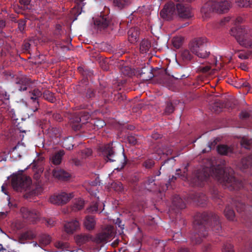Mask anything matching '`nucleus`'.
Here are the masks:
<instances>
[{"instance_id":"f257e3e1","label":"nucleus","mask_w":252,"mask_h":252,"mask_svg":"<svg viewBox=\"0 0 252 252\" xmlns=\"http://www.w3.org/2000/svg\"><path fill=\"white\" fill-rule=\"evenodd\" d=\"M233 174V170L223 164L205 167L196 171L191 182L194 186L202 187L212 177L230 190L241 189L243 187V182L237 179Z\"/></svg>"},{"instance_id":"f03ea898","label":"nucleus","mask_w":252,"mask_h":252,"mask_svg":"<svg viewBox=\"0 0 252 252\" xmlns=\"http://www.w3.org/2000/svg\"><path fill=\"white\" fill-rule=\"evenodd\" d=\"M211 222V229L216 233L221 232V226L219 217L212 212L198 213L194 217L193 223L194 233L190 237L193 244H199L202 242V238L208 234V226Z\"/></svg>"},{"instance_id":"7ed1b4c3","label":"nucleus","mask_w":252,"mask_h":252,"mask_svg":"<svg viewBox=\"0 0 252 252\" xmlns=\"http://www.w3.org/2000/svg\"><path fill=\"white\" fill-rule=\"evenodd\" d=\"M230 7V4L227 0L216 2L208 1L204 4L201 9L203 18L207 19L210 17L213 13H223L227 12Z\"/></svg>"},{"instance_id":"20e7f679","label":"nucleus","mask_w":252,"mask_h":252,"mask_svg":"<svg viewBox=\"0 0 252 252\" xmlns=\"http://www.w3.org/2000/svg\"><path fill=\"white\" fill-rule=\"evenodd\" d=\"M230 34L240 45L246 48H252V34L248 28L237 26L231 29Z\"/></svg>"},{"instance_id":"39448f33","label":"nucleus","mask_w":252,"mask_h":252,"mask_svg":"<svg viewBox=\"0 0 252 252\" xmlns=\"http://www.w3.org/2000/svg\"><path fill=\"white\" fill-rule=\"evenodd\" d=\"M207 39L205 37H196L189 43L190 51L199 58L205 59L210 55L207 47L208 45Z\"/></svg>"},{"instance_id":"423d86ee","label":"nucleus","mask_w":252,"mask_h":252,"mask_svg":"<svg viewBox=\"0 0 252 252\" xmlns=\"http://www.w3.org/2000/svg\"><path fill=\"white\" fill-rule=\"evenodd\" d=\"M31 184V178L23 175L13 176L11 179V185L13 189L17 191L26 190Z\"/></svg>"},{"instance_id":"0eeeda50","label":"nucleus","mask_w":252,"mask_h":252,"mask_svg":"<svg viewBox=\"0 0 252 252\" xmlns=\"http://www.w3.org/2000/svg\"><path fill=\"white\" fill-rule=\"evenodd\" d=\"M32 83L33 81L26 76H17L14 79L15 90L19 92L26 91Z\"/></svg>"},{"instance_id":"6e6552de","label":"nucleus","mask_w":252,"mask_h":252,"mask_svg":"<svg viewBox=\"0 0 252 252\" xmlns=\"http://www.w3.org/2000/svg\"><path fill=\"white\" fill-rule=\"evenodd\" d=\"M113 236L114 229L113 227L108 226L101 232L98 233L95 237H93V241L97 244L106 243Z\"/></svg>"},{"instance_id":"1a4fd4ad","label":"nucleus","mask_w":252,"mask_h":252,"mask_svg":"<svg viewBox=\"0 0 252 252\" xmlns=\"http://www.w3.org/2000/svg\"><path fill=\"white\" fill-rule=\"evenodd\" d=\"M98 151L100 155L106 158L105 160H107V161H116V156L112 147V143H110L100 147Z\"/></svg>"},{"instance_id":"9d476101","label":"nucleus","mask_w":252,"mask_h":252,"mask_svg":"<svg viewBox=\"0 0 252 252\" xmlns=\"http://www.w3.org/2000/svg\"><path fill=\"white\" fill-rule=\"evenodd\" d=\"M73 197L72 193H67L62 192L51 196L50 197V202L56 205H63L66 204Z\"/></svg>"},{"instance_id":"9b49d317","label":"nucleus","mask_w":252,"mask_h":252,"mask_svg":"<svg viewBox=\"0 0 252 252\" xmlns=\"http://www.w3.org/2000/svg\"><path fill=\"white\" fill-rule=\"evenodd\" d=\"M176 11L178 12L176 4L173 2H170L164 5V8L160 12V15L162 18L170 20L176 14Z\"/></svg>"},{"instance_id":"f8f14e48","label":"nucleus","mask_w":252,"mask_h":252,"mask_svg":"<svg viewBox=\"0 0 252 252\" xmlns=\"http://www.w3.org/2000/svg\"><path fill=\"white\" fill-rule=\"evenodd\" d=\"M20 212L23 218L33 223L38 220L40 216V214L37 211L34 209L30 210L25 207L21 208Z\"/></svg>"},{"instance_id":"ddd939ff","label":"nucleus","mask_w":252,"mask_h":252,"mask_svg":"<svg viewBox=\"0 0 252 252\" xmlns=\"http://www.w3.org/2000/svg\"><path fill=\"white\" fill-rule=\"evenodd\" d=\"M93 21L95 28L99 30L106 29L110 24V20L107 16L101 13L100 16L93 18Z\"/></svg>"},{"instance_id":"4468645a","label":"nucleus","mask_w":252,"mask_h":252,"mask_svg":"<svg viewBox=\"0 0 252 252\" xmlns=\"http://www.w3.org/2000/svg\"><path fill=\"white\" fill-rule=\"evenodd\" d=\"M186 204L185 202L178 195H175L172 198L171 209L174 210L175 212L185 208Z\"/></svg>"},{"instance_id":"2eb2a0df","label":"nucleus","mask_w":252,"mask_h":252,"mask_svg":"<svg viewBox=\"0 0 252 252\" xmlns=\"http://www.w3.org/2000/svg\"><path fill=\"white\" fill-rule=\"evenodd\" d=\"M190 198L196 203L197 205L204 207L207 202V197L203 193L198 192L190 195Z\"/></svg>"},{"instance_id":"dca6fc26","label":"nucleus","mask_w":252,"mask_h":252,"mask_svg":"<svg viewBox=\"0 0 252 252\" xmlns=\"http://www.w3.org/2000/svg\"><path fill=\"white\" fill-rule=\"evenodd\" d=\"M52 173L55 178L61 180L66 181L71 177V174L69 173L59 167L54 169Z\"/></svg>"},{"instance_id":"f3484780","label":"nucleus","mask_w":252,"mask_h":252,"mask_svg":"<svg viewBox=\"0 0 252 252\" xmlns=\"http://www.w3.org/2000/svg\"><path fill=\"white\" fill-rule=\"evenodd\" d=\"M80 227V223L76 220H72L66 222L64 225L65 231L67 233H72L74 231L79 229Z\"/></svg>"},{"instance_id":"a211bd4d","label":"nucleus","mask_w":252,"mask_h":252,"mask_svg":"<svg viewBox=\"0 0 252 252\" xmlns=\"http://www.w3.org/2000/svg\"><path fill=\"white\" fill-rule=\"evenodd\" d=\"M139 74L142 79L146 81L150 80L154 77L152 67L149 66L142 67Z\"/></svg>"},{"instance_id":"6ab92c4d","label":"nucleus","mask_w":252,"mask_h":252,"mask_svg":"<svg viewBox=\"0 0 252 252\" xmlns=\"http://www.w3.org/2000/svg\"><path fill=\"white\" fill-rule=\"evenodd\" d=\"M43 159L38 158L37 160H34L32 163V168L35 172L34 175L35 178L37 179L39 177V175L43 172L42 169V161Z\"/></svg>"},{"instance_id":"aec40b11","label":"nucleus","mask_w":252,"mask_h":252,"mask_svg":"<svg viewBox=\"0 0 252 252\" xmlns=\"http://www.w3.org/2000/svg\"><path fill=\"white\" fill-rule=\"evenodd\" d=\"M240 169L244 171L245 169L251 168L252 167V155L244 158L242 159L239 165ZM250 207L252 210V205Z\"/></svg>"},{"instance_id":"412c9836","label":"nucleus","mask_w":252,"mask_h":252,"mask_svg":"<svg viewBox=\"0 0 252 252\" xmlns=\"http://www.w3.org/2000/svg\"><path fill=\"white\" fill-rule=\"evenodd\" d=\"M127 34L128 40L131 43L136 42L140 34L139 28L137 27L130 28L128 30Z\"/></svg>"},{"instance_id":"4be33fe9","label":"nucleus","mask_w":252,"mask_h":252,"mask_svg":"<svg viewBox=\"0 0 252 252\" xmlns=\"http://www.w3.org/2000/svg\"><path fill=\"white\" fill-rule=\"evenodd\" d=\"M35 237L33 233L28 231L20 234L18 236V242L21 244H25L27 240H32Z\"/></svg>"},{"instance_id":"5701e85b","label":"nucleus","mask_w":252,"mask_h":252,"mask_svg":"<svg viewBox=\"0 0 252 252\" xmlns=\"http://www.w3.org/2000/svg\"><path fill=\"white\" fill-rule=\"evenodd\" d=\"M95 224L96 221L94 216H87L86 217L84 224L87 230H91L94 229Z\"/></svg>"},{"instance_id":"b1692460","label":"nucleus","mask_w":252,"mask_h":252,"mask_svg":"<svg viewBox=\"0 0 252 252\" xmlns=\"http://www.w3.org/2000/svg\"><path fill=\"white\" fill-rule=\"evenodd\" d=\"M64 154L65 153L63 150H60L53 154L50 158L53 163L55 165L60 164Z\"/></svg>"},{"instance_id":"393cba45","label":"nucleus","mask_w":252,"mask_h":252,"mask_svg":"<svg viewBox=\"0 0 252 252\" xmlns=\"http://www.w3.org/2000/svg\"><path fill=\"white\" fill-rule=\"evenodd\" d=\"M113 5L119 9H122L128 6L131 3V0H113Z\"/></svg>"},{"instance_id":"a878e982","label":"nucleus","mask_w":252,"mask_h":252,"mask_svg":"<svg viewBox=\"0 0 252 252\" xmlns=\"http://www.w3.org/2000/svg\"><path fill=\"white\" fill-rule=\"evenodd\" d=\"M30 93L31 94V96H30V99H34L35 101L36 104V109H37V107L39 106V98L40 97L43 93L38 89H34L32 92H30Z\"/></svg>"},{"instance_id":"bb28decb","label":"nucleus","mask_w":252,"mask_h":252,"mask_svg":"<svg viewBox=\"0 0 252 252\" xmlns=\"http://www.w3.org/2000/svg\"><path fill=\"white\" fill-rule=\"evenodd\" d=\"M232 203L235 205L237 212H242L247 211V207L246 206L245 204L241 200H240L239 198L233 199Z\"/></svg>"},{"instance_id":"cd10ccee","label":"nucleus","mask_w":252,"mask_h":252,"mask_svg":"<svg viewBox=\"0 0 252 252\" xmlns=\"http://www.w3.org/2000/svg\"><path fill=\"white\" fill-rule=\"evenodd\" d=\"M80 119H81V118H80L78 114L76 116H73L71 119L72 127L75 130H79L82 127V124H81Z\"/></svg>"},{"instance_id":"c85d7f7f","label":"nucleus","mask_w":252,"mask_h":252,"mask_svg":"<svg viewBox=\"0 0 252 252\" xmlns=\"http://www.w3.org/2000/svg\"><path fill=\"white\" fill-rule=\"evenodd\" d=\"M151 46V42L147 39L143 40L140 44V52L142 54L147 53Z\"/></svg>"},{"instance_id":"c756f323","label":"nucleus","mask_w":252,"mask_h":252,"mask_svg":"<svg viewBox=\"0 0 252 252\" xmlns=\"http://www.w3.org/2000/svg\"><path fill=\"white\" fill-rule=\"evenodd\" d=\"M224 214L228 220H232L235 218V213L234 210L229 205L226 206L224 211Z\"/></svg>"},{"instance_id":"7c9ffc66","label":"nucleus","mask_w":252,"mask_h":252,"mask_svg":"<svg viewBox=\"0 0 252 252\" xmlns=\"http://www.w3.org/2000/svg\"><path fill=\"white\" fill-rule=\"evenodd\" d=\"M93 237L89 235H80L76 237V241L80 245L83 244L90 240L93 241Z\"/></svg>"},{"instance_id":"2f4dec72","label":"nucleus","mask_w":252,"mask_h":252,"mask_svg":"<svg viewBox=\"0 0 252 252\" xmlns=\"http://www.w3.org/2000/svg\"><path fill=\"white\" fill-rule=\"evenodd\" d=\"M78 115L80 118H81L80 119L81 121V124H82V125L86 123L91 116L90 113L86 110L80 111L78 114Z\"/></svg>"},{"instance_id":"473e14b6","label":"nucleus","mask_w":252,"mask_h":252,"mask_svg":"<svg viewBox=\"0 0 252 252\" xmlns=\"http://www.w3.org/2000/svg\"><path fill=\"white\" fill-rule=\"evenodd\" d=\"M73 138L72 137H67L65 138L63 142V145L64 148L67 150H71L73 149Z\"/></svg>"},{"instance_id":"72a5a7b5","label":"nucleus","mask_w":252,"mask_h":252,"mask_svg":"<svg viewBox=\"0 0 252 252\" xmlns=\"http://www.w3.org/2000/svg\"><path fill=\"white\" fill-rule=\"evenodd\" d=\"M61 35V32L59 33V32L55 31L54 32V37L53 38V43L57 46H59L62 48H64L66 47V46L65 45H62L61 41L59 40Z\"/></svg>"},{"instance_id":"f704fd0d","label":"nucleus","mask_w":252,"mask_h":252,"mask_svg":"<svg viewBox=\"0 0 252 252\" xmlns=\"http://www.w3.org/2000/svg\"><path fill=\"white\" fill-rule=\"evenodd\" d=\"M217 151L220 155H226L229 152H231V149L226 145H221L218 146Z\"/></svg>"},{"instance_id":"c9c22d12","label":"nucleus","mask_w":252,"mask_h":252,"mask_svg":"<svg viewBox=\"0 0 252 252\" xmlns=\"http://www.w3.org/2000/svg\"><path fill=\"white\" fill-rule=\"evenodd\" d=\"M43 97L48 101L53 103L55 101L56 98L53 93L49 91H45L43 93Z\"/></svg>"},{"instance_id":"e433bc0d","label":"nucleus","mask_w":252,"mask_h":252,"mask_svg":"<svg viewBox=\"0 0 252 252\" xmlns=\"http://www.w3.org/2000/svg\"><path fill=\"white\" fill-rule=\"evenodd\" d=\"M47 130L49 136L52 138L58 137L60 132L59 128L54 127H50Z\"/></svg>"},{"instance_id":"4c0bfd02","label":"nucleus","mask_w":252,"mask_h":252,"mask_svg":"<svg viewBox=\"0 0 252 252\" xmlns=\"http://www.w3.org/2000/svg\"><path fill=\"white\" fill-rule=\"evenodd\" d=\"M84 205V201L81 199H79L74 203L72 207V210L74 211H77L81 210Z\"/></svg>"},{"instance_id":"58836bf2","label":"nucleus","mask_w":252,"mask_h":252,"mask_svg":"<svg viewBox=\"0 0 252 252\" xmlns=\"http://www.w3.org/2000/svg\"><path fill=\"white\" fill-rule=\"evenodd\" d=\"M219 141V140L218 138H215V139L213 140V141L209 142L208 143L207 148L203 149L202 150V153H205L206 152H208L210 151L212 149L215 148V146L218 144Z\"/></svg>"},{"instance_id":"ea45409f","label":"nucleus","mask_w":252,"mask_h":252,"mask_svg":"<svg viewBox=\"0 0 252 252\" xmlns=\"http://www.w3.org/2000/svg\"><path fill=\"white\" fill-rule=\"evenodd\" d=\"M236 3L239 7L252 6V0H237Z\"/></svg>"},{"instance_id":"a19ab883","label":"nucleus","mask_w":252,"mask_h":252,"mask_svg":"<svg viewBox=\"0 0 252 252\" xmlns=\"http://www.w3.org/2000/svg\"><path fill=\"white\" fill-rule=\"evenodd\" d=\"M175 110L174 104L171 102H167L164 110V113L166 115H169L173 113Z\"/></svg>"},{"instance_id":"79ce46f5","label":"nucleus","mask_w":252,"mask_h":252,"mask_svg":"<svg viewBox=\"0 0 252 252\" xmlns=\"http://www.w3.org/2000/svg\"><path fill=\"white\" fill-rule=\"evenodd\" d=\"M183 38L181 36L175 37L172 39V43L173 46L176 48H179L182 45Z\"/></svg>"},{"instance_id":"37998d69","label":"nucleus","mask_w":252,"mask_h":252,"mask_svg":"<svg viewBox=\"0 0 252 252\" xmlns=\"http://www.w3.org/2000/svg\"><path fill=\"white\" fill-rule=\"evenodd\" d=\"M188 171L187 166L185 167L184 168L183 173L181 174V170L180 169L176 170V173L175 175L178 176V177H181L183 180H186L188 179L187 173Z\"/></svg>"},{"instance_id":"c03bdc74","label":"nucleus","mask_w":252,"mask_h":252,"mask_svg":"<svg viewBox=\"0 0 252 252\" xmlns=\"http://www.w3.org/2000/svg\"><path fill=\"white\" fill-rule=\"evenodd\" d=\"M98 202H93L88 208L87 212L88 213H94L98 211Z\"/></svg>"},{"instance_id":"a18cd8bd","label":"nucleus","mask_w":252,"mask_h":252,"mask_svg":"<svg viewBox=\"0 0 252 252\" xmlns=\"http://www.w3.org/2000/svg\"><path fill=\"white\" fill-rule=\"evenodd\" d=\"M84 0H77L80 3H77V4L75 6L73 9V12L74 15L77 16H79L82 12V7L80 5V3H82Z\"/></svg>"},{"instance_id":"49530a36","label":"nucleus","mask_w":252,"mask_h":252,"mask_svg":"<svg viewBox=\"0 0 252 252\" xmlns=\"http://www.w3.org/2000/svg\"><path fill=\"white\" fill-rule=\"evenodd\" d=\"M5 26V21L4 20H0V39L6 37V33L3 31Z\"/></svg>"},{"instance_id":"de8ad7c7","label":"nucleus","mask_w":252,"mask_h":252,"mask_svg":"<svg viewBox=\"0 0 252 252\" xmlns=\"http://www.w3.org/2000/svg\"><path fill=\"white\" fill-rule=\"evenodd\" d=\"M39 241L40 243H42V244L47 245L50 244L51 240L49 235L44 234L41 237Z\"/></svg>"},{"instance_id":"09e8293b","label":"nucleus","mask_w":252,"mask_h":252,"mask_svg":"<svg viewBox=\"0 0 252 252\" xmlns=\"http://www.w3.org/2000/svg\"><path fill=\"white\" fill-rule=\"evenodd\" d=\"M222 252H234L233 245L229 243H226L222 248Z\"/></svg>"},{"instance_id":"8fccbe9b","label":"nucleus","mask_w":252,"mask_h":252,"mask_svg":"<svg viewBox=\"0 0 252 252\" xmlns=\"http://www.w3.org/2000/svg\"><path fill=\"white\" fill-rule=\"evenodd\" d=\"M112 186L114 189L117 191L121 192L124 190L123 185L121 182L114 183Z\"/></svg>"},{"instance_id":"3c124183","label":"nucleus","mask_w":252,"mask_h":252,"mask_svg":"<svg viewBox=\"0 0 252 252\" xmlns=\"http://www.w3.org/2000/svg\"><path fill=\"white\" fill-rule=\"evenodd\" d=\"M19 30L23 32L26 26L27 21L25 19H20L17 21Z\"/></svg>"},{"instance_id":"603ef678","label":"nucleus","mask_w":252,"mask_h":252,"mask_svg":"<svg viewBox=\"0 0 252 252\" xmlns=\"http://www.w3.org/2000/svg\"><path fill=\"white\" fill-rule=\"evenodd\" d=\"M182 56L183 59L189 61L192 59V55L188 50H185L182 52Z\"/></svg>"},{"instance_id":"864d4df0","label":"nucleus","mask_w":252,"mask_h":252,"mask_svg":"<svg viewBox=\"0 0 252 252\" xmlns=\"http://www.w3.org/2000/svg\"><path fill=\"white\" fill-rule=\"evenodd\" d=\"M92 150L89 148L82 150L80 152L81 156L82 158H86L87 157H88L92 155Z\"/></svg>"},{"instance_id":"5fc2aeb1","label":"nucleus","mask_w":252,"mask_h":252,"mask_svg":"<svg viewBox=\"0 0 252 252\" xmlns=\"http://www.w3.org/2000/svg\"><path fill=\"white\" fill-rule=\"evenodd\" d=\"M126 96L125 94H122L120 93H117L114 94L113 99L116 101L120 102L121 101L125 100Z\"/></svg>"},{"instance_id":"6e6d98bb","label":"nucleus","mask_w":252,"mask_h":252,"mask_svg":"<svg viewBox=\"0 0 252 252\" xmlns=\"http://www.w3.org/2000/svg\"><path fill=\"white\" fill-rule=\"evenodd\" d=\"M237 88L245 87L250 88V84L247 82L246 80L242 79L240 80L238 83H237V85L235 86Z\"/></svg>"},{"instance_id":"4d7b16f0","label":"nucleus","mask_w":252,"mask_h":252,"mask_svg":"<svg viewBox=\"0 0 252 252\" xmlns=\"http://www.w3.org/2000/svg\"><path fill=\"white\" fill-rule=\"evenodd\" d=\"M155 164V162L151 159H149L145 161L143 163V166L146 168H151Z\"/></svg>"},{"instance_id":"13d9d810","label":"nucleus","mask_w":252,"mask_h":252,"mask_svg":"<svg viewBox=\"0 0 252 252\" xmlns=\"http://www.w3.org/2000/svg\"><path fill=\"white\" fill-rule=\"evenodd\" d=\"M241 145L245 149H250V145L251 144V141L246 138H243L241 142Z\"/></svg>"},{"instance_id":"bf43d9fd","label":"nucleus","mask_w":252,"mask_h":252,"mask_svg":"<svg viewBox=\"0 0 252 252\" xmlns=\"http://www.w3.org/2000/svg\"><path fill=\"white\" fill-rule=\"evenodd\" d=\"M128 142L132 145H136L137 143V138L135 135H129L127 137Z\"/></svg>"},{"instance_id":"052dcab7","label":"nucleus","mask_w":252,"mask_h":252,"mask_svg":"<svg viewBox=\"0 0 252 252\" xmlns=\"http://www.w3.org/2000/svg\"><path fill=\"white\" fill-rule=\"evenodd\" d=\"M95 96V92L94 89L89 88L87 90L86 97L89 98H92Z\"/></svg>"},{"instance_id":"680f3d73","label":"nucleus","mask_w":252,"mask_h":252,"mask_svg":"<svg viewBox=\"0 0 252 252\" xmlns=\"http://www.w3.org/2000/svg\"><path fill=\"white\" fill-rule=\"evenodd\" d=\"M138 247L135 248L133 246H130L128 249L125 252H139L140 250V244L138 243Z\"/></svg>"},{"instance_id":"e2e57ef3","label":"nucleus","mask_w":252,"mask_h":252,"mask_svg":"<svg viewBox=\"0 0 252 252\" xmlns=\"http://www.w3.org/2000/svg\"><path fill=\"white\" fill-rule=\"evenodd\" d=\"M155 181V176L149 177L148 178L147 180L146 181L145 184L147 185H151L152 184H153V185H155V184L154 183Z\"/></svg>"},{"instance_id":"0e129e2a","label":"nucleus","mask_w":252,"mask_h":252,"mask_svg":"<svg viewBox=\"0 0 252 252\" xmlns=\"http://www.w3.org/2000/svg\"><path fill=\"white\" fill-rule=\"evenodd\" d=\"M250 114L246 111H242L240 114V117L242 119H247L250 117Z\"/></svg>"},{"instance_id":"69168bd1","label":"nucleus","mask_w":252,"mask_h":252,"mask_svg":"<svg viewBox=\"0 0 252 252\" xmlns=\"http://www.w3.org/2000/svg\"><path fill=\"white\" fill-rule=\"evenodd\" d=\"M53 118L55 120L59 122H61L63 119L61 115L59 113H54Z\"/></svg>"},{"instance_id":"338daca9","label":"nucleus","mask_w":252,"mask_h":252,"mask_svg":"<svg viewBox=\"0 0 252 252\" xmlns=\"http://www.w3.org/2000/svg\"><path fill=\"white\" fill-rule=\"evenodd\" d=\"M139 178L136 175H134L131 177L130 182L133 183H136L139 181Z\"/></svg>"},{"instance_id":"774afa93","label":"nucleus","mask_w":252,"mask_h":252,"mask_svg":"<svg viewBox=\"0 0 252 252\" xmlns=\"http://www.w3.org/2000/svg\"><path fill=\"white\" fill-rule=\"evenodd\" d=\"M31 0H19L20 3L24 6H27L30 4Z\"/></svg>"}]
</instances>
